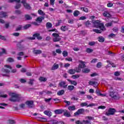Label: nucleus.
I'll return each mask as SVG.
<instances>
[{"label": "nucleus", "mask_w": 124, "mask_h": 124, "mask_svg": "<svg viewBox=\"0 0 124 124\" xmlns=\"http://www.w3.org/2000/svg\"><path fill=\"white\" fill-rule=\"evenodd\" d=\"M93 31H94L95 33H102V32L101 30H99L98 29H93Z\"/></svg>", "instance_id": "39"}, {"label": "nucleus", "mask_w": 124, "mask_h": 124, "mask_svg": "<svg viewBox=\"0 0 124 124\" xmlns=\"http://www.w3.org/2000/svg\"><path fill=\"white\" fill-rule=\"evenodd\" d=\"M52 36L54 37L53 39V42H59L62 40V38L60 37V34L57 33H52Z\"/></svg>", "instance_id": "7"}, {"label": "nucleus", "mask_w": 124, "mask_h": 124, "mask_svg": "<svg viewBox=\"0 0 124 124\" xmlns=\"http://www.w3.org/2000/svg\"><path fill=\"white\" fill-rule=\"evenodd\" d=\"M66 26H62L61 27V31H66Z\"/></svg>", "instance_id": "53"}, {"label": "nucleus", "mask_w": 124, "mask_h": 124, "mask_svg": "<svg viewBox=\"0 0 124 124\" xmlns=\"http://www.w3.org/2000/svg\"><path fill=\"white\" fill-rule=\"evenodd\" d=\"M68 82L71 83V85H73L74 86H77V82L75 80H71L69 79H67Z\"/></svg>", "instance_id": "21"}, {"label": "nucleus", "mask_w": 124, "mask_h": 124, "mask_svg": "<svg viewBox=\"0 0 124 124\" xmlns=\"http://www.w3.org/2000/svg\"><path fill=\"white\" fill-rule=\"evenodd\" d=\"M59 68V64H54L51 68V70H55V69H58Z\"/></svg>", "instance_id": "38"}, {"label": "nucleus", "mask_w": 124, "mask_h": 124, "mask_svg": "<svg viewBox=\"0 0 124 124\" xmlns=\"http://www.w3.org/2000/svg\"><path fill=\"white\" fill-rule=\"evenodd\" d=\"M44 114L46 116H48V117H51V116L52 115V112L48 110H45L44 111Z\"/></svg>", "instance_id": "19"}, {"label": "nucleus", "mask_w": 124, "mask_h": 124, "mask_svg": "<svg viewBox=\"0 0 124 124\" xmlns=\"http://www.w3.org/2000/svg\"><path fill=\"white\" fill-rule=\"evenodd\" d=\"M58 23L55 24L56 27H59V26L61 25V24L62 23V19L57 20Z\"/></svg>", "instance_id": "37"}, {"label": "nucleus", "mask_w": 124, "mask_h": 124, "mask_svg": "<svg viewBox=\"0 0 124 124\" xmlns=\"http://www.w3.org/2000/svg\"><path fill=\"white\" fill-rule=\"evenodd\" d=\"M33 54H35V55H38L39 54H41L42 53V51L40 49L34 50L33 51Z\"/></svg>", "instance_id": "23"}, {"label": "nucleus", "mask_w": 124, "mask_h": 124, "mask_svg": "<svg viewBox=\"0 0 124 124\" xmlns=\"http://www.w3.org/2000/svg\"><path fill=\"white\" fill-rule=\"evenodd\" d=\"M6 62H14V59L11 57H9L7 58Z\"/></svg>", "instance_id": "31"}, {"label": "nucleus", "mask_w": 124, "mask_h": 124, "mask_svg": "<svg viewBox=\"0 0 124 124\" xmlns=\"http://www.w3.org/2000/svg\"><path fill=\"white\" fill-rule=\"evenodd\" d=\"M9 95L11 97L9 99V100L11 102H19L20 100H21L19 94L14 93H10Z\"/></svg>", "instance_id": "2"}, {"label": "nucleus", "mask_w": 124, "mask_h": 124, "mask_svg": "<svg viewBox=\"0 0 124 124\" xmlns=\"http://www.w3.org/2000/svg\"><path fill=\"white\" fill-rule=\"evenodd\" d=\"M114 75L115 76H120V75H121V73L120 72L118 71H116L114 72Z\"/></svg>", "instance_id": "60"}, {"label": "nucleus", "mask_w": 124, "mask_h": 124, "mask_svg": "<svg viewBox=\"0 0 124 124\" xmlns=\"http://www.w3.org/2000/svg\"><path fill=\"white\" fill-rule=\"evenodd\" d=\"M76 124H92V123L90 122L89 120H83L81 122L80 120H77L75 122Z\"/></svg>", "instance_id": "10"}, {"label": "nucleus", "mask_w": 124, "mask_h": 124, "mask_svg": "<svg viewBox=\"0 0 124 124\" xmlns=\"http://www.w3.org/2000/svg\"><path fill=\"white\" fill-rule=\"evenodd\" d=\"M76 73V70L74 69H71L68 71V73H69V74H70L71 75H72V74H75Z\"/></svg>", "instance_id": "20"}, {"label": "nucleus", "mask_w": 124, "mask_h": 124, "mask_svg": "<svg viewBox=\"0 0 124 124\" xmlns=\"http://www.w3.org/2000/svg\"><path fill=\"white\" fill-rule=\"evenodd\" d=\"M2 72L4 73H10V70H8V69H2Z\"/></svg>", "instance_id": "47"}, {"label": "nucleus", "mask_w": 124, "mask_h": 124, "mask_svg": "<svg viewBox=\"0 0 124 124\" xmlns=\"http://www.w3.org/2000/svg\"><path fill=\"white\" fill-rule=\"evenodd\" d=\"M24 17L26 21H30V20H31V19H32V18L31 17V16H30V15H25L24 16Z\"/></svg>", "instance_id": "22"}, {"label": "nucleus", "mask_w": 124, "mask_h": 124, "mask_svg": "<svg viewBox=\"0 0 124 124\" xmlns=\"http://www.w3.org/2000/svg\"><path fill=\"white\" fill-rule=\"evenodd\" d=\"M50 124H58V121H57V120H51L50 121Z\"/></svg>", "instance_id": "54"}, {"label": "nucleus", "mask_w": 124, "mask_h": 124, "mask_svg": "<svg viewBox=\"0 0 124 124\" xmlns=\"http://www.w3.org/2000/svg\"><path fill=\"white\" fill-rule=\"evenodd\" d=\"M23 26L22 25H19L18 27H17L16 29V31H21L22 30V27Z\"/></svg>", "instance_id": "50"}, {"label": "nucleus", "mask_w": 124, "mask_h": 124, "mask_svg": "<svg viewBox=\"0 0 124 124\" xmlns=\"http://www.w3.org/2000/svg\"><path fill=\"white\" fill-rule=\"evenodd\" d=\"M38 13L39 15H42V16H45V13H44L42 10H39L38 11Z\"/></svg>", "instance_id": "41"}, {"label": "nucleus", "mask_w": 124, "mask_h": 124, "mask_svg": "<svg viewBox=\"0 0 124 124\" xmlns=\"http://www.w3.org/2000/svg\"><path fill=\"white\" fill-rule=\"evenodd\" d=\"M112 25H113V23L112 22H110L108 23H106V27H111V26H112Z\"/></svg>", "instance_id": "63"}, {"label": "nucleus", "mask_w": 124, "mask_h": 124, "mask_svg": "<svg viewBox=\"0 0 124 124\" xmlns=\"http://www.w3.org/2000/svg\"><path fill=\"white\" fill-rule=\"evenodd\" d=\"M63 113V116H64L65 117H71V114H70L69 111H68V110L66 109H64Z\"/></svg>", "instance_id": "12"}, {"label": "nucleus", "mask_w": 124, "mask_h": 124, "mask_svg": "<svg viewBox=\"0 0 124 124\" xmlns=\"http://www.w3.org/2000/svg\"><path fill=\"white\" fill-rule=\"evenodd\" d=\"M31 24H26L23 27V30H28L29 28H31Z\"/></svg>", "instance_id": "40"}, {"label": "nucleus", "mask_w": 124, "mask_h": 124, "mask_svg": "<svg viewBox=\"0 0 124 124\" xmlns=\"http://www.w3.org/2000/svg\"><path fill=\"white\" fill-rule=\"evenodd\" d=\"M35 37H37V39L38 40H41V39H42V37L40 36V34L39 33H36L33 34V37H28V39H30V40H34Z\"/></svg>", "instance_id": "8"}, {"label": "nucleus", "mask_w": 124, "mask_h": 124, "mask_svg": "<svg viewBox=\"0 0 124 124\" xmlns=\"http://www.w3.org/2000/svg\"><path fill=\"white\" fill-rule=\"evenodd\" d=\"M56 53H57V54H62V50L60 49H57L56 50Z\"/></svg>", "instance_id": "62"}, {"label": "nucleus", "mask_w": 124, "mask_h": 124, "mask_svg": "<svg viewBox=\"0 0 124 124\" xmlns=\"http://www.w3.org/2000/svg\"><path fill=\"white\" fill-rule=\"evenodd\" d=\"M117 112V110L114 108H109L108 110V111L106 112L105 115L108 117L109 116H113Z\"/></svg>", "instance_id": "3"}, {"label": "nucleus", "mask_w": 124, "mask_h": 124, "mask_svg": "<svg viewBox=\"0 0 124 124\" xmlns=\"http://www.w3.org/2000/svg\"><path fill=\"white\" fill-rule=\"evenodd\" d=\"M74 86L73 85H69L68 86V90L71 92L72 91H73V90H74Z\"/></svg>", "instance_id": "42"}, {"label": "nucleus", "mask_w": 124, "mask_h": 124, "mask_svg": "<svg viewBox=\"0 0 124 124\" xmlns=\"http://www.w3.org/2000/svg\"><path fill=\"white\" fill-rule=\"evenodd\" d=\"M86 120H88L89 121H92L94 120V118L92 116H86L85 117Z\"/></svg>", "instance_id": "44"}, {"label": "nucleus", "mask_w": 124, "mask_h": 124, "mask_svg": "<svg viewBox=\"0 0 124 124\" xmlns=\"http://www.w3.org/2000/svg\"><path fill=\"white\" fill-rule=\"evenodd\" d=\"M23 6L25 7V9H28V10H31V7L30 4L28 3L24 4Z\"/></svg>", "instance_id": "26"}, {"label": "nucleus", "mask_w": 124, "mask_h": 124, "mask_svg": "<svg viewBox=\"0 0 124 124\" xmlns=\"http://www.w3.org/2000/svg\"><path fill=\"white\" fill-rule=\"evenodd\" d=\"M80 14V12L78 10H75L74 12L73 15L75 17H78Z\"/></svg>", "instance_id": "28"}, {"label": "nucleus", "mask_w": 124, "mask_h": 124, "mask_svg": "<svg viewBox=\"0 0 124 124\" xmlns=\"http://www.w3.org/2000/svg\"><path fill=\"white\" fill-rule=\"evenodd\" d=\"M7 124H15L16 122L13 119H9L7 122Z\"/></svg>", "instance_id": "25"}, {"label": "nucleus", "mask_w": 124, "mask_h": 124, "mask_svg": "<svg viewBox=\"0 0 124 124\" xmlns=\"http://www.w3.org/2000/svg\"><path fill=\"white\" fill-rule=\"evenodd\" d=\"M95 93L96 94H97V95L101 96L103 95V94L100 93V91L98 90H96L95 91Z\"/></svg>", "instance_id": "46"}, {"label": "nucleus", "mask_w": 124, "mask_h": 124, "mask_svg": "<svg viewBox=\"0 0 124 124\" xmlns=\"http://www.w3.org/2000/svg\"><path fill=\"white\" fill-rule=\"evenodd\" d=\"M63 111L64 109H56L54 110V113L55 114L60 115L61 114H62V113H63Z\"/></svg>", "instance_id": "15"}, {"label": "nucleus", "mask_w": 124, "mask_h": 124, "mask_svg": "<svg viewBox=\"0 0 124 124\" xmlns=\"http://www.w3.org/2000/svg\"><path fill=\"white\" fill-rule=\"evenodd\" d=\"M79 62H80V63L78 65L79 67H80L81 68L86 67V64H85V62H84L80 61Z\"/></svg>", "instance_id": "18"}, {"label": "nucleus", "mask_w": 124, "mask_h": 124, "mask_svg": "<svg viewBox=\"0 0 124 124\" xmlns=\"http://www.w3.org/2000/svg\"><path fill=\"white\" fill-rule=\"evenodd\" d=\"M45 18V17L44 16L38 17L36 19V22H39L40 23H42V20H44Z\"/></svg>", "instance_id": "24"}, {"label": "nucleus", "mask_w": 124, "mask_h": 124, "mask_svg": "<svg viewBox=\"0 0 124 124\" xmlns=\"http://www.w3.org/2000/svg\"><path fill=\"white\" fill-rule=\"evenodd\" d=\"M33 103L34 102L32 100H28L25 102L26 105H27V107H28L30 109H32V108H33Z\"/></svg>", "instance_id": "9"}, {"label": "nucleus", "mask_w": 124, "mask_h": 124, "mask_svg": "<svg viewBox=\"0 0 124 124\" xmlns=\"http://www.w3.org/2000/svg\"><path fill=\"white\" fill-rule=\"evenodd\" d=\"M86 52L88 54H91V53H93V49L90 48H87L86 50Z\"/></svg>", "instance_id": "33"}, {"label": "nucleus", "mask_w": 124, "mask_h": 124, "mask_svg": "<svg viewBox=\"0 0 124 124\" xmlns=\"http://www.w3.org/2000/svg\"><path fill=\"white\" fill-rule=\"evenodd\" d=\"M103 16H104V17H110V14H109L107 12H105L103 13Z\"/></svg>", "instance_id": "43"}, {"label": "nucleus", "mask_w": 124, "mask_h": 124, "mask_svg": "<svg viewBox=\"0 0 124 124\" xmlns=\"http://www.w3.org/2000/svg\"><path fill=\"white\" fill-rule=\"evenodd\" d=\"M80 115H85V109L83 108H79L74 113V117H77V116H80Z\"/></svg>", "instance_id": "6"}, {"label": "nucleus", "mask_w": 124, "mask_h": 124, "mask_svg": "<svg viewBox=\"0 0 124 124\" xmlns=\"http://www.w3.org/2000/svg\"><path fill=\"white\" fill-rule=\"evenodd\" d=\"M1 50H2V52H0V57L2 56L3 54H5V55H6V54H7L6 53V50H5V49L1 48Z\"/></svg>", "instance_id": "30"}, {"label": "nucleus", "mask_w": 124, "mask_h": 124, "mask_svg": "<svg viewBox=\"0 0 124 124\" xmlns=\"http://www.w3.org/2000/svg\"><path fill=\"white\" fill-rule=\"evenodd\" d=\"M109 95L112 98H113V99H118V96H117L116 94H115L114 92H111Z\"/></svg>", "instance_id": "14"}, {"label": "nucleus", "mask_w": 124, "mask_h": 124, "mask_svg": "<svg viewBox=\"0 0 124 124\" xmlns=\"http://www.w3.org/2000/svg\"><path fill=\"white\" fill-rule=\"evenodd\" d=\"M94 44H95V42H90L88 43V45H89V46H93Z\"/></svg>", "instance_id": "61"}, {"label": "nucleus", "mask_w": 124, "mask_h": 124, "mask_svg": "<svg viewBox=\"0 0 124 124\" xmlns=\"http://www.w3.org/2000/svg\"><path fill=\"white\" fill-rule=\"evenodd\" d=\"M53 100L54 101H57L56 102H55V103H59V102H61V100L60 99H58V98H54Z\"/></svg>", "instance_id": "56"}, {"label": "nucleus", "mask_w": 124, "mask_h": 124, "mask_svg": "<svg viewBox=\"0 0 124 124\" xmlns=\"http://www.w3.org/2000/svg\"><path fill=\"white\" fill-rule=\"evenodd\" d=\"M91 70L88 68H84L82 70V73H89Z\"/></svg>", "instance_id": "35"}, {"label": "nucleus", "mask_w": 124, "mask_h": 124, "mask_svg": "<svg viewBox=\"0 0 124 124\" xmlns=\"http://www.w3.org/2000/svg\"><path fill=\"white\" fill-rule=\"evenodd\" d=\"M62 55H63V57H67V56H68V52H67V51H63L62 52Z\"/></svg>", "instance_id": "45"}, {"label": "nucleus", "mask_w": 124, "mask_h": 124, "mask_svg": "<svg viewBox=\"0 0 124 124\" xmlns=\"http://www.w3.org/2000/svg\"><path fill=\"white\" fill-rule=\"evenodd\" d=\"M46 27L47 29H51L53 27V25L50 22H47L46 23Z\"/></svg>", "instance_id": "36"}, {"label": "nucleus", "mask_w": 124, "mask_h": 124, "mask_svg": "<svg viewBox=\"0 0 124 124\" xmlns=\"http://www.w3.org/2000/svg\"><path fill=\"white\" fill-rule=\"evenodd\" d=\"M98 80L96 78H93L91 81L89 82V85L90 86H93L94 88H97L98 86V82H97Z\"/></svg>", "instance_id": "5"}, {"label": "nucleus", "mask_w": 124, "mask_h": 124, "mask_svg": "<svg viewBox=\"0 0 124 124\" xmlns=\"http://www.w3.org/2000/svg\"><path fill=\"white\" fill-rule=\"evenodd\" d=\"M64 94V90H62L58 92L57 95H62V94Z\"/></svg>", "instance_id": "34"}, {"label": "nucleus", "mask_w": 124, "mask_h": 124, "mask_svg": "<svg viewBox=\"0 0 124 124\" xmlns=\"http://www.w3.org/2000/svg\"><path fill=\"white\" fill-rule=\"evenodd\" d=\"M39 119L41 122H47V119L43 117H39Z\"/></svg>", "instance_id": "49"}, {"label": "nucleus", "mask_w": 124, "mask_h": 124, "mask_svg": "<svg viewBox=\"0 0 124 124\" xmlns=\"http://www.w3.org/2000/svg\"><path fill=\"white\" fill-rule=\"evenodd\" d=\"M93 28H96V29H100V30L102 31H106V28H105L104 24L103 23H101L100 21L98 20H93Z\"/></svg>", "instance_id": "1"}, {"label": "nucleus", "mask_w": 124, "mask_h": 124, "mask_svg": "<svg viewBox=\"0 0 124 124\" xmlns=\"http://www.w3.org/2000/svg\"><path fill=\"white\" fill-rule=\"evenodd\" d=\"M85 26H86L87 27H89V26H90V25H91V22H90L89 20H88L87 21H86V22H85Z\"/></svg>", "instance_id": "58"}, {"label": "nucleus", "mask_w": 124, "mask_h": 124, "mask_svg": "<svg viewBox=\"0 0 124 124\" xmlns=\"http://www.w3.org/2000/svg\"><path fill=\"white\" fill-rule=\"evenodd\" d=\"M105 108H106L105 106H100L98 107V109H102V110L105 109Z\"/></svg>", "instance_id": "59"}, {"label": "nucleus", "mask_w": 124, "mask_h": 124, "mask_svg": "<svg viewBox=\"0 0 124 124\" xmlns=\"http://www.w3.org/2000/svg\"><path fill=\"white\" fill-rule=\"evenodd\" d=\"M98 41L102 43L105 41V39H104L102 36H99L98 38Z\"/></svg>", "instance_id": "29"}, {"label": "nucleus", "mask_w": 124, "mask_h": 124, "mask_svg": "<svg viewBox=\"0 0 124 124\" xmlns=\"http://www.w3.org/2000/svg\"><path fill=\"white\" fill-rule=\"evenodd\" d=\"M75 70H76V72H77V73H79L81 72V68L79 67V66H78V67L76 68Z\"/></svg>", "instance_id": "48"}, {"label": "nucleus", "mask_w": 124, "mask_h": 124, "mask_svg": "<svg viewBox=\"0 0 124 124\" xmlns=\"http://www.w3.org/2000/svg\"><path fill=\"white\" fill-rule=\"evenodd\" d=\"M68 109L69 111H75L76 110V107L75 106H69L68 107Z\"/></svg>", "instance_id": "27"}, {"label": "nucleus", "mask_w": 124, "mask_h": 124, "mask_svg": "<svg viewBox=\"0 0 124 124\" xmlns=\"http://www.w3.org/2000/svg\"><path fill=\"white\" fill-rule=\"evenodd\" d=\"M17 48H18L20 51L23 50L25 49V46L22 45L20 43H18L16 45Z\"/></svg>", "instance_id": "16"}, {"label": "nucleus", "mask_w": 124, "mask_h": 124, "mask_svg": "<svg viewBox=\"0 0 124 124\" xmlns=\"http://www.w3.org/2000/svg\"><path fill=\"white\" fill-rule=\"evenodd\" d=\"M7 17V13L6 12H0V18H5Z\"/></svg>", "instance_id": "13"}, {"label": "nucleus", "mask_w": 124, "mask_h": 124, "mask_svg": "<svg viewBox=\"0 0 124 124\" xmlns=\"http://www.w3.org/2000/svg\"><path fill=\"white\" fill-rule=\"evenodd\" d=\"M39 81H41V82H46V81H47V78L43 77H41L39 78Z\"/></svg>", "instance_id": "32"}, {"label": "nucleus", "mask_w": 124, "mask_h": 124, "mask_svg": "<svg viewBox=\"0 0 124 124\" xmlns=\"http://www.w3.org/2000/svg\"><path fill=\"white\" fill-rule=\"evenodd\" d=\"M60 88H63V89H66L67 88V84L65 81H62L59 84Z\"/></svg>", "instance_id": "11"}, {"label": "nucleus", "mask_w": 124, "mask_h": 124, "mask_svg": "<svg viewBox=\"0 0 124 124\" xmlns=\"http://www.w3.org/2000/svg\"><path fill=\"white\" fill-rule=\"evenodd\" d=\"M15 13H16V14H17L18 15H20V14H21L22 13V12H21V11H20L19 10H16L15 11Z\"/></svg>", "instance_id": "57"}, {"label": "nucleus", "mask_w": 124, "mask_h": 124, "mask_svg": "<svg viewBox=\"0 0 124 124\" xmlns=\"http://www.w3.org/2000/svg\"><path fill=\"white\" fill-rule=\"evenodd\" d=\"M46 94H52L53 93L51 91L46 90Z\"/></svg>", "instance_id": "64"}, {"label": "nucleus", "mask_w": 124, "mask_h": 124, "mask_svg": "<svg viewBox=\"0 0 124 124\" xmlns=\"http://www.w3.org/2000/svg\"><path fill=\"white\" fill-rule=\"evenodd\" d=\"M101 66H102V65L101 64V62H99L97 63L96 67H97V68H100V67H101Z\"/></svg>", "instance_id": "55"}, {"label": "nucleus", "mask_w": 124, "mask_h": 124, "mask_svg": "<svg viewBox=\"0 0 124 124\" xmlns=\"http://www.w3.org/2000/svg\"><path fill=\"white\" fill-rule=\"evenodd\" d=\"M79 10H82L83 12L88 13L89 12V9L86 7H80Z\"/></svg>", "instance_id": "17"}, {"label": "nucleus", "mask_w": 124, "mask_h": 124, "mask_svg": "<svg viewBox=\"0 0 124 124\" xmlns=\"http://www.w3.org/2000/svg\"><path fill=\"white\" fill-rule=\"evenodd\" d=\"M79 77H80L79 75H73L72 76V78H73V79H78Z\"/></svg>", "instance_id": "52"}, {"label": "nucleus", "mask_w": 124, "mask_h": 124, "mask_svg": "<svg viewBox=\"0 0 124 124\" xmlns=\"http://www.w3.org/2000/svg\"><path fill=\"white\" fill-rule=\"evenodd\" d=\"M16 2V4L15 6V9H19L21 8V0H9L8 2L10 3H12V2Z\"/></svg>", "instance_id": "4"}, {"label": "nucleus", "mask_w": 124, "mask_h": 124, "mask_svg": "<svg viewBox=\"0 0 124 124\" xmlns=\"http://www.w3.org/2000/svg\"><path fill=\"white\" fill-rule=\"evenodd\" d=\"M81 107H85V106H88V104L86 102L81 103H80Z\"/></svg>", "instance_id": "51"}]
</instances>
